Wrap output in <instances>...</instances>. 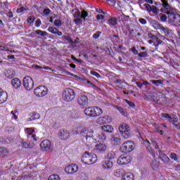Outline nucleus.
Segmentation results:
<instances>
[{"mask_svg":"<svg viewBox=\"0 0 180 180\" xmlns=\"http://www.w3.org/2000/svg\"><path fill=\"white\" fill-rule=\"evenodd\" d=\"M152 25L155 30H160L161 33L165 34L167 37H175V34H174V31H172V30L162 26L160 22L153 20Z\"/></svg>","mask_w":180,"mask_h":180,"instance_id":"obj_1","label":"nucleus"},{"mask_svg":"<svg viewBox=\"0 0 180 180\" xmlns=\"http://www.w3.org/2000/svg\"><path fill=\"white\" fill-rule=\"evenodd\" d=\"M84 113L89 117H98L103 113L102 109L98 107H88L84 109Z\"/></svg>","mask_w":180,"mask_h":180,"instance_id":"obj_2","label":"nucleus"},{"mask_svg":"<svg viewBox=\"0 0 180 180\" xmlns=\"http://www.w3.org/2000/svg\"><path fill=\"white\" fill-rule=\"evenodd\" d=\"M168 23L172 26H180V15L176 13V9L169 13L168 14Z\"/></svg>","mask_w":180,"mask_h":180,"instance_id":"obj_3","label":"nucleus"},{"mask_svg":"<svg viewBox=\"0 0 180 180\" xmlns=\"http://www.w3.org/2000/svg\"><path fill=\"white\" fill-rule=\"evenodd\" d=\"M82 162L87 165H92L98 161V156L96 154H89L88 152H85L82 158Z\"/></svg>","mask_w":180,"mask_h":180,"instance_id":"obj_4","label":"nucleus"},{"mask_svg":"<svg viewBox=\"0 0 180 180\" xmlns=\"http://www.w3.org/2000/svg\"><path fill=\"white\" fill-rule=\"evenodd\" d=\"M119 131L123 139H130L131 137V129L126 123H122L120 125Z\"/></svg>","mask_w":180,"mask_h":180,"instance_id":"obj_5","label":"nucleus"},{"mask_svg":"<svg viewBox=\"0 0 180 180\" xmlns=\"http://www.w3.org/2000/svg\"><path fill=\"white\" fill-rule=\"evenodd\" d=\"M79 134L82 140H85L86 141H90V140H92L94 137H95L94 135V130L86 128L81 129Z\"/></svg>","mask_w":180,"mask_h":180,"instance_id":"obj_6","label":"nucleus"},{"mask_svg":"<svg viewBox=\"0 0 180 180\" xmlns=\"http://www.w3.org/2000/svg\"><path fill=\"white\" fill-rule=\"evenodd\" d=\"M62 98L65 102H71L75 99V91L72 89H66L63 92Z\"/></svg>","mask_w":180,"mask_h":180,"instance_id":"obj_7","label":"nucleus"},{"mask_svg":"<svg viewBox=\"0 0 180 180\" xmlns=\"http://www.w3.org/2000/svg\"><path fill=\"white\" fill-rule=\"evenodd\" d=\"M136 145L133 141H127L123 143V144L120 147V150L122 153H131L133 150H134Z\"/></svg>","mask_w":180,"mask_h":180,"instance_id":"obj_8","label":"nucleus"},{"mask_svg":"<svg viewBox=\"0 0 180 180\" xmlns=\"http://www.w3.org/2000/svg\"><path fill=\"white\" fill-rule=\"evenodd\" d=\"M22 85L27 91H32L34 88V82L32 77L27 76L24 77Z\"/></svg>","mask_w":180,"mask_h":180,"instance_id":"obj_9","label":"nucleus"},{"mask_svg":"<svg viewBox=\"0 0 180 180\" xmlns=\"http://www.w3.org/2000/svg\"><path fill=\"white\" fill-rule=\"evenodd\" d=\"M162 2V8L160 9V11H162L163 13H172V11H175L173 8L171 7L169 5V3H168V0H161Z\"/></svg>","mask_w":180,"mask_h":180,"instance_id":"obj_10","label":"nucleus"},{"mask_svg":"<svg viewBox=\"0 0 180 180\" xmlns=\"http://www.w3.org/2000/svg\"><path fill=\"white\" fill-rule=\"evenodd\" d=\"M34 94L36 96L43 98V96H46V95H47V89L43 86H38L34 89Z\"/></svg>","mask_w":180,"mask_h":180,"instance_id":"obj_11","label":"nucleus"},{"mask_svg":"<svg viewBox=\"0 0 180 180\" xmlns=\"http://www.w3.org/2000/svg\"><path fill=\"white\" fill-rule=\"evenodd\" d=\"M117 164L120 165H127L131 162V157L129 155H121L117 160Z\"/></svg>","mask_w":180,"mask_h":180,"instance_id":"obj_12","label":"nucleus"},{"mask_svg":"<svg viewBox=\"0 0 180 180\" xmlns=\"http://www.w3.org/2000/svg\"><path fill=\"white\" fill-rule=\"evenodd\" d=\"M77 103L80 108H85V106H88V97L86 96H80L77 98Z\"/></svg>","mask_w":180,"mask_h":180,"instance_id":"obj_13","label":"nucleus"},{"mask_svg":"<svg viewBox=\"0 0 180 180\" xmlns=\"http://www.w3.org/2000/svg\"><path fill=\"white\" fill-rule=\"evenodd\" d=\"M143 6H145L148 12H153V13H155V15H158L160 13V9H158V8H157L155 6H151L148 4H143Z\"/></svg>","mask_w":180,"mask_h":180,"instance_id":"obj_14","label":"nucleus"},{"mask_svg":"<svg viewBox=\"0 0 180 180\" xmlns=\"http://www.w3.org/2000/svg\"><path fill=\"white\" fill-rule=\"evenodd\" d=\"M40 147L43 151H49L51 148V142L49 140H44L41 144Z\"/></svg>","mask_w":180,"mask_h":180,"instance_id":"obj_15","label":"nucleus"},{"mask_svg":"<svg viewBox=\"0 0 180 180\" xmlns=\"http://www.w3.org/2000/svg\"><path fill=\"white\" fill-rule=\"evenodd\" d=\"M65 171L67 174H75L78 171V166L77 165H70L65 167Z\"/></svg>","mask_w":180,"mask_h":180,"instance_id":"obj_16","label":"nucleus"},{"mask_svg":"<svg viewBox=\"0 0 180 180\" xmlns=\"http://www.w3.org/2000/svg\"><path fill=\"white\" fill-rule=\"evenodd\" d=\"M101 165L103 169L109 171V169H112V168H113V162H112V160H105L102 162Z\"/></svg>","mask_w":180,"mask_h":180,"instance_id":"obj_17","label":"nucleus"},{"mask_svg":"<svg viewBox=\"0 0 180 180\" xmlns=\"http://www.w3.org/2000/svg\"><path fill=\"white\" fill-rule=\"evenodd\" d=\"M107 148L108 147L106 145L103 143H98L96 145L94 150L96 153H105Z\"/></svg>","mask_w":180,"mask_h":180,"instance_id":"obj_18","label":"nucleus"},{"mask_svg":"<svg viewBox=\"0 0 180 180\" xmlns=\"http://www.w3.org/2000/svg\"><path fill=\"white\" fill-rule=\"evenodd\" d=\"M8 99V93L4 91L2 89H0V105L1 103H5Z\"/></svg>","mask_w":180,"mask_h":180,"instance_id":"obj_19","label":"nucleus"},{"mask_svg":"<svg viewBox=\"0 0 180 180\" xmlns=\"http://www.w3.org/2000/svg\"><path fill=\"white\" fill-rule=\"evenodd\" d=\"M27 136L29 138L31 137V139H33V140H34V141H36V134H33L34 133V129H32V128H26L25 130Z\"/></svg>","mask_w":180,"mask_h":180,"instance_id":"obj_20","label":"nucleus"},{"mask_svg":"<svg viewBox=\"0 0 180 180\" xmlns=\"http://www.w3.org/2000/svg\"><path fill=\"white\" fill-rule=\"evenodd\" d=\"M58 136L61 140H67V139H70V132L65 129H63L60 131Z\"/></svg>","mask_w":180,"mask_h":180,"instance_id":"obj_21","label":"nucleus"},{"mask_svg":"<svg viewBox=\"0 0 180 180\" xmlns=\"http://www.w3.org/2000/svg\"><path fill=\"white\" fill-rule=\"evenodd\" d=\"M98 122L101 124L110 123V122H112V118L108 115H105L104 117H99Z\"/></svg>","mask_w":180,"mask_h":180,"instance_id":"obj_22","label":"nucleus"},{"mask_svg":"<svg viewBox=\"0 0 180 180\" xmlns=\"http://www.w3.org/2000/svg\"><path fill=\"white\" fill-rule=\"evenodd\" d=\"M111 142L115 146H119V144L122 143V139L119 138L117 134L112 135L111 137Z\"/></svg>","mask_w":180,"mask_h":180,"instance_id":"obj_23","label":"nucleus"},{"mask_svg":"<svg viewBox=\"0 0 180 180\" xmlns=\"http://www.w3.org/2000/svg\"><path fill=\"white\" fill-rule=\"evenodd\" d=\"M4 74L6 78H8L9 79H12L15 75V70L12 69H7L5 70Z\"/></svg>","mask_w":180,"mask_h":180,"instance_id":"obj_24","label":"nucleus"},{"mask_svg":"<svg viewBox=\"0 0 180 180\" xmlns=\"http://www.w3.org/2000/svg\"><path fill=\"white\" fill-rule=\"evenodd\" d=\"M11 85L13 86V88L18 89V88H20L22 82H20V79H19L18 78H14L11 80Z\"/></svg>","mask_w":180,"mask_h":180,"instance_id":"obj_25","label":"nucleus"},{"mask_svg":"<svg viewBox=\"0 0 180 180\" xmlns=\"http://www.w3.org/2000/svg\"><path fill=\"white\" fill-rule=\"evenodd\" d=\"M9 155V150L5 147H0V157L5 158Z\"/></svg>","mask_w":180,"mask_h":180,"instance_id":"obj_26","label":"nucleus"},{"mask_svg":"<svg viewBox=\"0 0 180 180\" xmlns=\"http://www.w3.org/2000/svg\"><path fill=\"white\" fill-rule=\"evenodd\" d=\"M48 32L52 33L53 34H58V36H63V32L58 31V29L54 27H49L48 28Z\"/></svg>","mask_w":180,"mask_h":180,"instance_id":"obj_27","label":"nucleus"},{"mask_svg":"<svg viewBox=\"0 0 180 180\" xmlns=\"http://www.w3.org/2000/svg\"><path fill=\"white\" fill-rule=\"evenodd\" d=\"M159 157L160 160L165 162V164H167V162H169V158L165 155V153H162V151L159 153Z\"/></svg>","mask_w":180,"mask_h":180,"instance_id":"obj_28","label":"nucleus"},{"mask_svg":"<svg viewBox=\"0 0 180 180\" xmlns=\"http://www.w3.org/2000/svg\"><path fill=\"white\" fill-rule=\"evenodd\" d=\"M101 130L105 133H113L115 131V129L110 125H103L101 127Z\"/></svg>","mask_w":180,"mask_h":180,"instance_id":"obj_29","label":"nucleus"},{"mask_svg":"<svg viewBox=\"0 0 180 180\" xmlns=\"http://www.w3.org/2000/svg\"><path fill=\"white\" fill-rule=\"evenodd\" d=\"M108 23L110 27H113V26H116V25H117V18L112 17L108 20Z\"/></svg>","mask_w":180,"mask_h":180,"instance_id":"obj_30","label":"nucleus"},{"mask_svg":"<svg viewBox=\"0 0 180 180\" xmlns=\"http://www.w3.org/2000/svg\"><path fill=\"white\" fill-rule=\"evenodd\" d=\"M122 180H134V175L132 173H124Z\"/></svg>","mask_w":180,"mask_h":180,"instance_id":"obj_31","label":"nucleus"},{"mask_svg":"<svg viewBox=\"0 0 180 180\" xmlns=\"http://www.w3.org/2000/svg\"><path fill=\"white\" fill-rule=\"evenodd\" d=\"M150 166L153 168V169L157 170L158 169V167H160V162L154 158V160H152V162L150 163Z\"/></svg>","mask_w":180,"mask_h":180,"instance_id":"obj_32","label":"nucleus"},{"mask_svg":"<svg viewBox=\"0 0 180 180\" xmlns=\"http://www.w3.org/2000/svg\"><path fill=\"white\" fill-rule=\"evenodd\" d=\"M115 157H116V153L113 151L108 152L105 156V160L111 161V160H114Z\"/></svg>","mask_w":180,"mask_h":180,"instance_id":"obj_33","label":"nucleus"},{"mask_svg":"<svg viewBox=\"0 0 180 180\" xmlns=\"http://www.w3.org/2000/svg\"><path fill=\"white\" fill-rule=\"evenodd\" d=\"M162 41L157 37H155V39H153V46L156 47V50H158V46L162 44Z\"/></svg>","mask_w":180,"mask_h":180,"instance_id":"obj_34","label":"nucleus"},{"mask_svg":"<svg viewBox=\"0 0 180 180\" xmlns=\"http://www.w3.org/2000/svg\"><path fill=\"white\" fill-rule=\"evenodd\" d=\"M114 175L117 176V178H120V176L123 178V175H124V173H123V169H117L114 173Z\"/></svg>","mask_w":180,"mask_h":180,"instance_id":"obj_35","label":"nucleus"},{"mask_svg":"<svg viewBox=\"0 0 180 180\" xmlns=\"http://www.w3.org/2000/svg\"><path fill=\"white\" fill-rule=\"evenodd\" d=\"M117 110H118V112H120V113H121V115H122L123 116H126L127 117L129 115L127 114V112L126 111V110L122 108L121 107L117 106L116 107Z\"/></svg>","mask_w":180,"mask_h":180,"instance_id":"obj_36","label":"nucleus"},{"mask_svg":"<svg viewBox=\"0 0 180 180\" xmlns=\"http://www.w3.org/2000/svg\"><path fill=\"white\" fill-rule=\"evenodd\" d=\"M40 119V115L37 112H32V115L30 117V120H37Z\"/></svg>","mask_w":180,"mask_h":180,"instance_id":"obj_37","label":"nucleus"},{"mask_svg":"<svg viewBox=\"0 0 180 180\" xmlns=\"http://www.w3.org/2000/svg\"><path fill=\"white\" fill-rule=\"evenodd\" d=\"M36 34H39V36H42V37H44V36H47V32L41 31V30H37Z\"/></svg>","mask_w":180,"mask_h":180,"instance_id":"obj_38","label":"nucleus"},{"mask_svg":"<svg viewBox=\"0 0 180 180\" xmlns=\"http://www.w3.org/2000/svg\"><path fill=\"white\" fill-rule=\"evenodd\" d=\"M48 180H60V176H58V174H51Z\"/></svg>","mask_w":180,"mask_h":180,"instance_id":"obj_39","label":"nucleus"},{"mask_svg":"<svg viewBox=\"0 0 180 180\" xmlns=\"http://www.w3.org/2000/svg\"><path fill=\"white\" fill-rule=\"evenodd\" d=\"M159 18L162 22H167V19H168V17L165 14L160 13Z\"/></svg>","mask_w":180,"mask_h":180,"instance_id":"obj_40","label":"nucleus"},{"mask_svg":"<svg viewBox=\"0 0 180 180\" xmlns=\"http://www.w3.org/2000/svg\"><path fill=\"white\" fill-rule=\"evenodd\" d=\"M124 102L129 105V107H131L132 109H134V108H136V105L134 104V103L127 100V99H125L124 100Z\"/></svg>","mask_w":180,"mask_h":180,"instance_id":"obj_41","label":"nucleus"},{"mask_svg":"<svg viewBox=\"0 0 180 180\" xmlns=\"http://www.w3.org/2000/svg\"><path fill=\"white\" fill-rule=\"evenodd\" d=\"M178 122V117L176 116H172L169 120V122L172 123L173 124H175Z\"/></svg>","mask_w":180,"mask_h":180,"instance_id":"obj_42","label":"nucleus"},{"mask_svg":"<svg viewBox=\"0 0 180 180\" xmlns=\"http://www.w3.org/2000/svg\"><path fill=\"white\" fill-rule=\"evenodd\" d=\"M150 82H152L153 85H156V86H159V85H162V81L161 80H151Z\"/></svg>","mask_w":180,"mask_h":180,"instance_id":"obj_43","label":"nucleus"},{"mask_svg":"<svg viewBox=\"0 0 180 180\" xmlns=\"http://www.w3.org/2000/svg\"><path fill=\"white\" fill-rule=\"evenodd\" d=\"M148 150L152 155L153 158H155V153L154 152V149L153 148H150V146H148Z\"/></svg>","mask_w":180,"mask_h":180,"instance_id":"obj_44","label":"nucleus"},{"mask_svg":"<svg viewBox=\"0 0 180 180\" xmlns=\"http://www.w3.org/2000/svg\"><path fill=\"white\" fill-rule=\"evenodd\" d=\"M138 56H139V57L144 58L146 57H148V53H147V51L141 52V53H138Z\"/></svg>","mask_w":180,"mask_h":180,"instance_id":"obj_45","label":"nucleus"},{"mask_svg":"<svg viewBox=\"0 0 180 180\" xmlns=\"http://www.w3.org/2000/svg\"><path fill=\"white\" fill-rule=\"evenodd\" d=\"M160 116L162 117H164V119H168L169 122L171 120V117H172L171 115H169V114H167V113H162L160 115Z\"/></svg>","mask_w":180,"mask_h":180,"instance_id":"obj_46","label":"nucleus"},{"mask_svg":"<svg viewBox=\"0 0 180 180\" xmlns=\"http://www.w3.org/2000/svg\"><path fill=\"white\" fill-rule=\"evenodd\" d=\"M98 139L102 141H106V135H105V134H101L98 135Z\"/></svg>","mask_w":180,"mask_h":180,"instance_id":"obj_47","label":"nucleus"},{"mask_svg":"<svg viewBox=\"0 0 180 180\" xmlns=\"http://www.w3.org/2000/svg\"><path fill=\"white\" fill-rule=\"evenodd\" d=\"M170 158H172V160H174V161H177L178 160V156L176 155V153H172L170 154Z\"/></svg>","mask_w":180,"mask_h":180,"instance_id":"obj_48","label":"nucleus"},{"mask_svg":"<svg viewBox=\"0 0 180 180\" xmlns=\"http://www.w3.org/2000/svg\"><path fill=\"white\" fill-rule=\"evenodd\" d=\"M77 180H88V179L85 174H82L77 177Z\"/></svg>","mask_w":180,"mask_h":180,"instance_id":"obj_49","label":"nucleus"},{"mask_svg":"<svg viewBox=\"0 0 180 180\" xmlns=\"http://www.w3.org/2000/svg\"><path fill=\"white\" fill-rule=\"evenodd\" d=\"M88 16V12H86L85 10H83L82 11V16H81V19H85V18H86Z\"/></svg>","mask_w":180,"mask_h":180,"instance_id":"obj_50","label":"nucleus"},{"mask_svg":"<svg viewBox=\"0 0 180 180\" xmlns=\"http://www.w3.org/2000/svg\"><path fill=\"white\" fill-rule=\"evenodd\" d=\"M25 11H26V8L25 7H20L17 9V13H20V15H22V13H23Z\"/></svg>","mask_w":180,"mask_h":180,"instance_id":"obj_51","label":"nucleus"},{"mask_svg":"<svg viewBox=\"0 0 180 180\" xmlns=\"http://www.w3.org/2000/svg\"><path fill=\"white\" fill-rule=\"evenodd\" d=\"M51 12V10H50V8H45V9H44L43 13H44V15L47 16V15H50Z\"/></svg>","mask_w":180,"mask_h":180,"instance_id":"obj_52","label":"nucleus"},{"mask_svg":"<svg viewBox=\"0 0 180 180\" xmlns=\"http://www.w3.org/2000/svg\"><path fill=\"white\" fill-rule=\"evenodd\" d=\"M22 147H24V148H32V146H30L27 142H22Z\"/></svg>","mask_w":180,"mask_h":180,"instance_id":"obj_53","label":"nucleus"},{"mask_svg":"<svg viewBox=\"0 0 180 180\" xmlns=\"http://www.w3.org/2000/svg\"><path fill=\"white\" fill-rule=\"evenodd\" d=\"M101 34H102V32H96V33L93 34V38L94 39H99V36H101Z\"/></svg>","mask_w":180,"mask_h":180,"instance_id":"obj_54","label":"nucleus"},{"mask_svg":"<svg viewBox=\"0 0 180 180\" xmlns=\"http://www.w3.org/2000/svg\"><path fill=\"white\" fill-rule=\"evenodd\" d=\"M11 119H13L14 120H18V115H16V114L15 113V111H11Z\"/></svg>","mask_w":180,"mask_h":180,"instance_id":"obj_55","label":"nucleus"},{"mask_svg":"<svg viewBox=\"0 0 180 180\" xmlns=\"http://www.w3.org/2000/svg\"><path fill=\"white\" fill-rule=\"evenodd\" d=\"M139 22L141 25H147V20L144 18H139Z\"/></svg>","mask_w":180,"mask_h":180,"instance_id":"obj_56","label":"nucleus"},{"mask_svg":"<svg viewBox=\"0 0 180 180\" xmlns=\"http://www.w3.org/2000/svg\"><path fill=\"white\" fill-rule=\"evenodd\" d=\"M54 25L58 27L59 26H61V21L60 20H55L54 21Z\"/></svg>","mask_w":180,"mask_h":180,"instance_id":"obj_57","label":"nucleus"},{"mask_svg":"<svg viewBox=\"0 0 180 180\" xmlns=\"http://www.w3.org/2000/svg\"><path fill=\"white\" fill-rule=\"evenodd\" d=\"M41 25V20L40 19H37L35 22V26L36 27H40V25Z\"/></svg>","mask_w":180,"mask_h":180,"instance_id":"obj_58","label":"nucleus"},{"mask_svg":"<svg viewBox=\"0 0 180 180\" xmlns=\"http://www.w3.org/2000/svg\"><path fill=\"white\" fill-rule=\"evenodd\" d=\"M91 75H94L96 78H101V75H99V73H98V72H96L95 71H91Z\"/></svg>","mask_w":180,"mask_h":180,"instance_id":"obj_59","label":"nucleus"},{"mask_svg":"<svg viewBox=\"0 0 180 180\" xmlns=\"http://www.w3.org/2000/svg\"><path fill=\"white\" fill-rule=\"evenodd\" d=\"M131 51H132V53L134 54V56H137V54H139V51H137V49H136V47H134V46L131 48Z\"/></svg>","mask_w":180,"mask_h":180,"instance_id":"obj_60","label":"nucleus"},{"mask_svg":"<svg viewBox=\"0 0 180 180\" xmlns=\"http://www.w3.org/2000/svg\"><path fill=\"white\" fill-rule=\"evenodd\" d=\"M148 37H149V39H152V40H154V39H155L157 37V36H155L153 33L150 32L148 34Z\"/></svg>","mask_w":180,"mask_h":180,"instance_id":"obj_61","label":"nucleus"},{"mask_svg":"<svg viewBox=\"0 0 180 180\" xmlns=\"http://www.w3.org/2000/svg\"><path fill=\"white\" fill-rule=\"evenodd\" d=\"M97 20H103V19H105V17L101 14H98L96 16Z\"/></svg>","mask_w":180,"mask_h":180,"instance_id":"obj_62","label":"nucleus"},{"mask_svg":"<svg viewBox=\"0 0 180 180\" xmlns=\"http://www.w3.org/2000/svg\"><path fill=\"white\" fill-rule=\"evenodd\" d=\"M27 22H28V23H33V22H34V20L33 19V18L29 17L27 18Z\"/></svg>","mask_w":180,"mask_h":180,"instance_id":"obj_63","label":"nucleus"},{"mask_svg":"<svg viewBox=\"0 0 180 180\" xmlns=\"http://www.w3.org/2000/svg\"><path fill=\"white\" fill-rule=\"evenodd\" d=\"M79 16H81V13L79 11H77L74 15L75 18H79Z\"/></svg>","mask_w":180,"mask_h":180,"instance_id":"obj_64","label":"nucleus"}]
</instances>
